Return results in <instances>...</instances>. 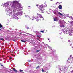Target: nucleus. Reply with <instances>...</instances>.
Instances as JSON below:
<instances>
[{"mask_svg":"<svg viewBox=\"0 0 73 73\" xmlns=\"http://www.w3.org/2000/svg\"><path fill=\"white\" fill-rule=\"evenodd\" d=\"M47 6V5L46 4H44V5H42L40 6V7H39V9L40 11H41L42 12H41V13H44L45 11H44V9H43V8H44L45 7H46Z\"/></svg>","mask_w":73,"mask_h":73,"instance_id":"1","label":"nucleus"},{"mask_svg":"<svg viewBox=\"0 0 73 73\" xmlns=\"http://www.w3.org/2000/svg\"><path fill=\"white\" fill-rule=\"evenodd\" d=\"M37 15L38 16L35 17H32V20H34V19L35 18V20H36L37 21H39V19H39V17H38V16L40 17V18H42V16L41 15L37 14Z\"/></svg>","mask_w":73,"mask_h":73,"instance_id":"2","label":"nucleus"},{"mask_svg":"<svg viewBox=\"0 0 73 73\" xmlns=\"http://www.w3.org/2000/svg\"><path fill=\"white\" fill-rule=\"evenodd\" d=\"M14 3H15V1H13V3H11V5H12L11 7H12L13 8H15V7H16V5Z\"/></svg>","mask_w":73,"mask_h":73,"instance_id":"3","label":"nucleus"},{"mask_svg":"<svg viewBox=\"0 0 73 73\" xmlns=\"http://www.w3.org/2000/svg\"><path fill=\"white\" fill-rule=\"evenodd\" d=\"M13 18H15V20H18V17H17V14H15L13 16Z\"/></svg>","mask_w":73,"mask_h":73,"instance_id":"4","label":"nucleus"},{"mask_svg":"<svg viewBox=\"0 0 73 73\" xmlns=\"http://www.w3.org/2000/svg\"><path fill=\"white\" fill-rule=\"evenodd\" d=\"M62 7L61 5H60L58 6V8L59 9H62Z\"/></svg>","mask_w":73,"mask_h":73,"instance_id":"5","label":"nucleus"},{"mask_svg":"<svg viewBox=\"0 0 73 73\" xmlns=\"http://www.w3.org/2000/svg\"><path fill=\"white\" fill-rule=\"evenodd\" d=\"M54 21H58V19H57V18L55 17L54 18Z\"/></svg>","mask_w":73,"mask_h":73,"instance_id":"6","label":"nucleus"},{"mask_svg":"<svg viewBox=\"0 0 73 73\" xmlns=\"http://www.w3.org/2000/svg\"><path fill=\"white\" fill-rule=\"evenodd\" d=\"M14 12L13 11H12L10 13V15H13L14 14Z\"/></svg>","mask_w":73,"mask_h":73,"instance_id":"7","label":"nucleus"},{"mask_svg":"<svg viewBox=\"0 0 73 73\" xmlns=\"http://www.w3.org/2000/svg\"><path fill=\"white\" fill-rule=\"evenodd\" d=\"M4 5H5V6H8V3H5L3 4Z\"/></svg>","mask_w":73,"mask_h":73,"instance_id":"8","label":"nucleus"},{"mask_svg":"<svg viewBox=\"0 0 73 73\" xmlns=\"http://www.w3.org/2000/svg\"><path fill=\"white\" fill-rule=\"evenodd\" d=\"M13 70L14 71V72H17V70H16V68H13Z\"/></svg>","mask_w":73,"mask_h":73,"instance_id":"9","label":"nucleus"},{"mask_svg":"<svg viewBox=\"0 0 73 73\" xmlns=\"http://www.w3.org/2000/svg\"><path fill=\"white\" fill-rule=\"evenodd\" d=\"M58 13L59 15H61V16H62V14H61V13H60V12H58Z\"/></svg>","mask_w":73,"mask_h":73,"instance_id":"10","label":"nucleus"},{"mask_svg":"<svg viewBox=\"0 0 73 73\" xmlns=\"http://www.w3.org/2000/svg\"><path fill=\"white\" fill-rule=\"evenodd\" d=\"M3 27V26L1 24H0V28H2Z\"/></svg>","mask_w":73,"mask_h":73,"instance_id":"11","label":"nucleus"},{"mask_svg":"<svg viewBox=\"0 0 73 73\" xmlns=\"http://www.w3.org/2000/svg\"><path fill=\"white\" fill-rule=\"evenodd\" d=\"M21 41L22 42H25V41H24L23 40H21Z\"/></svg>","mask_w":73,"mask_h":73,"instance_id":"12","label":"nucleus"},{"mask_svg":"<svg viewBox=\"0 0 73 73\" xmlns=\"http://www.w3.org/2000/svg\"><path fill=\"white\" fill-rule=\"evenodd\" d=\"M19 71H20V72H23V70H19Z\"/></svg>","mask_w":73,"mask_h":73,"instance_id":"13","label":"nucleus"},{"mask_svg":"<svg viewBox=\"0 0 73 73\" xmlns=\"http://www.w3.org/2000/svg\"><path fill=\"white\" fill-rule=\"evenodd\" d=\"M0 40H2V41H4V39H3V38H1L0 39Z\"/></svg>","mask_w":73,"mask_h":73,"instance_id":"14","label":"nucleus"},{"mask_svg":"<svg viewBox=\"0 0 73 73\" xmlns=\"http://www.w3.org/2000/svg\"><path fill=\"white\" fill-rule=\"evenodd\" d=\"M40 68V66H38L36 67V69H38V68Z\"/></svg>","mask_w":73,"mask_h":73,"instance_id":"15","label":"nucleus"},{"mask_svg":"<svg viewBox=\"0 0 73 73\" xmlns=\"http://www.w3.org/2000/svg\"><path fill=\"white\" fill-rule=\"evenodd\" d=\"M40 51V50H36V52L37 53H38V52H39Z\"/></svg>","mask_w":73,"mask_h":73,"instance_id":"16","label":"nucleus"},{"mask_svg":"<svg viewBox=\"0 0 73 73\" xmlns=\"http://www.w3.org/2000/svg\"><path fill=\"white\" fill-rule=\"evenodd\" d=\"M27 29H29V27L27 26Z\"/></svg>","mask_w":73,"mask_h":73,"instance_id":"17","label":"nucleus"},{"mask_svg":"<svg viewBox=\"0 0 73 73\" xmlns=\"http://www.w3.org/2000/svg\"><path fill=\"white\" fill-rule=\"evenodd\" d=\"M42 72H44V70H43V69H42Z\"/></svg>","mask_w":73,"mask_h":73,"instance_id":"18","label":"nucleus"},{"mask_svg":"<svg viewBox=\"0 0 73 73\" xmlns=\"http://www.w3.org/2000/svg\"><path fill=\"white\" fill-rule=\"evenodd\" d=\"M41 32H42V33H44V31H41Z\"/></svg>","mask_w":73,"mask_h":73,"instance_id":"19","label":"nucleus"},{"mask_svg":"<svg viewBox=\"0 0 73 73\" xmlns=\"http://www.w3.org/2000/svg\"><path fill=\"white\" fill-rule=\"evenodd\" d=\"M38 37H39V38H40L41 37V36H39L38 35L37 36Z\"/></svg>","mask_w":73,"mask_h":73,"instance_id":"20","label":"nucleus"},{"mask_svg":"<svg viewBox=\"0 0 73 73\" xmlns=\"http://www.w3.org/2000/svg\"><path fill=\"white\" fill-rule=\"evenodd\" d=\"M36 6H37V7H38V4H37Z\"/></svg>","mask_w":73,"mask_h":73,"instance_id":"21","label":"nucleus"},{"mask_svg":"<svg viewBox=\"0 0 73 73\" xmlns=\"http://www.w3.org/2000/svg\"><path fill=\"white\" fill-rule=\"evenodd\" d=\"M35 33H37V31H35Z\"/></svg>","mask_w":73,"mask_h":73,"instance_id":"22","label":"nucleus"},{"mask_svg":"<svg viewBox=\"0 0 73 73\" xmlns=\"http://www.w3.org/2000/svg\"><path fill=\"white\" fill-rule=\"evenodd\" d=\"M62 27H65V26H64V25H62Z\"/></svg>","mask_w":73,"mask_h":73,"instance_id":"23","label":"nucleus"},{"mask_svg":"<svg viewBox=\"0 0 73 73\" xmlns=\"http://www.w3.org/2000/svg\"><path fill=\"white\" fill-rule=\"evenodd\" d=\"M9 58L10 59H12V57H10Z\"/></svg>","mask_w":73,"mask_h":73,"instance_id":"24","label":"nucleus"},{"mask_svg":"<svg viewBox=\"0 0 73 73\" xmlns=\"http://www.w3.org/2000/svg\"><path fill=\"white\" fill-rule=\"evenodd\" d=\"M1 66H3V65L1 64Z\"/></svg>","mask_w":73,"mask_h":73,"instance_id":"25","label":"nucleus"},{"mask_svg":"<svg viewBox=\"0 0 73 73\" xmlns=\"http://www.w3.org/2000/svg\"><path fill=\"white\" fill-rule=\"evenodd\" d=\"M29 7H31V6H28V7L29 8Z\"/></svg>","mask_w":73,"mask_h":73,"instance_id":"26","label":"nucleus"},{"mask_svg":"<svg viewBox=\"0 0 73 73\" xmlns=\"http://www.w3.org/2000/svg\"><path fill=\"white\" fill-rule=\"evenodd\" d=\"M2 28H3V29H4V27H2Z\"/></svg>","mask_w":73,"mask_h":73,"instance_id":"27","label":"nucleus"},{"mask_svg":"<svg viewBox=\"0 0 73 73\" xmlns=\"http://www.w3.org/2000/svg\"><path fill=\"white\" fill-rule=\"evenodd\" d=\"M21 8H22V9H23V7H21Z\"/></svg>","mask_w":73,"mask_h":73,"instance_id":"28","label":"nucleus"},{"mask_svg":"<svg viewBox=\"0 0 73 73\" xmlns=\"http://www.w3.org/2000/svg\"><path fill=\"white\" fill-rule=\"evenodd\" d=\"M68 41L69 42V41H70V40H68Z\"/></svg>","mask_w":73,"mask_h":73,"instance_id":"29","label":"nucleus"},{"mask_svg":"<svg viewBox=\"0 0 73 73\" xmlns=\"http://www.w3.org/2000/svg\"><path fill=\"white\" fill-rule=\"evenodd\" d=\"M37 40H39V39H37Z\"/></svg>","mask_w":73,"mask_h":73,"instance_id":"30","label":"nucleus"},{"mask_svg":"<svg viewBox=\"0 0 73 73\" xmlns=\"http://www.w3.org/2000/svg\"><path fill=\"white\" fill-rule=\"evenodd\" d=\"M50 0V1H53V0Z\"/></svg>","mask_w":73,"mask_h":73,"instance_id":"31","label":"nucleus"},{"mask_svg":"<svg viewBox=\"0 0 73 73\" xmlns=\"http://www.w3.org/2000/svg\"><path fill=\"white\" fill-rule=\"evenodd\" d=\"M1 30V29H0V30Z\"/></svg>","mask_w":73,"mask_h":73,"instance_id":"32","label":"nucleus"},{"mask_svg":"<svg viewBox=\"0 0 73 73\" xmlns=\"http://www.w3.org/2000/svg\"><path fill=\"white\" fill-rule=\"evenodd\" d=\"M48 40H49V38H48Z\"/></svg>","mask_w":73,"mask_h":73,"instance_id":"33","label":"nucleus"},{"mask_svg":"<svg viewBox=\"0 0 73 73\" xmlns=\"http://www.w3.org/2000/svg\"><path fill=\"white\" fill-rule=\"evenodd\" d=\"M0 64H1V63H0Z\"/></svg>","mask_w":73,"mask_h":73,"instance_id":"34","label":"nucleus"}]
</instances>
